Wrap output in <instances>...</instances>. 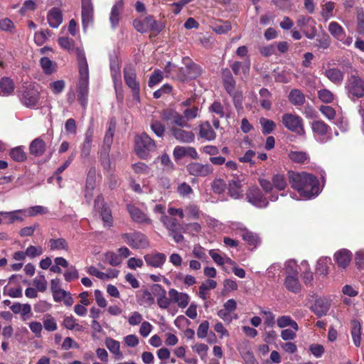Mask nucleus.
<instances>
[{
  "instance_id": "49530a36",
  "label": "nucleus",
  "mask_w": 364,
  "mask_h": 364,
  "mask_svg": "<svg viewBox=\"0 0 364 364\" xmlns=\"http://www.w3.org/2000/svg\"><path fill=\"white\" fill-rule=\"evenodd\" d=\"M105 345L109 350L113 354L116 355L119 358L122 357V354L120 351V344L119 341L111 338H108L105 340Z\"/></svg>"
},
{
  "instance_id": "bf43d9fd",
  "label": "nucleus",
  "mask_w": 364,
  "mask_h": 364,
  "mask_svg": "<svg viewBox=\"0 0 364 364\" xmlns=\"http://www.w3.org/2000/svg\"><path fill=\"white\" fill-rule=\"evenodd\" d=\"M193 351H195L200 358L201 360H205L207 358L208 351V346L204 343H196L192 346Z\"/></svg>"
},
{
  "instance_id": "f03ea898",
  "label": "nucleus",
  "mask_w": 364,
  "mask_h": 364,
  "mask_svg": "<svg viewBox=\"0 0 364 364\" xmlns=\"http://www.w3.org/2000/svg\"><path fill=\"white\" fill-rule=\"evenodd\" d=\"M78 65L79 80L77 82V100L85 108L89 91V68L85 51L81 48H75Z\"/></svg>"
},
{
  "instance_id": "338daca9",
  "label": "nucleus",
  "mask_w": 364,
  "mask_h": 364,
  "mask_svg": "<svg viewBox=\"0 0 364 364\" xmlns=\"http://www.w3.org/2000/svg\"><path fill=\"white\" fill-rule=\"evenodd\" d=\"M25 251L26 256L31 259L41 256L43 252V248L39 245H29Z\"/></svg>"
},
{
  "instance_id": "58836bf2",
  "label": "nucleus",
  "mask_w": 364,
  "mask_h": 364,
  "mask_svg": "<svg viewBox=\"0 0 364 364\" xmlns=\"http://www.w3.org/2000/svg\"><path fill=\"white\" fill-rule=\"evenodd\" d=\"M289 100L294 105H302L305 102V96L300 90L294 89L289 92Z\"/></svg>"
},
{
  "instance_id": "0e129e2a",
  "label": "nucleus",
  "mask_w": 364,
  "mask_h": 364,
  "mask_svg": "<svg viewBox=\"0 0 364 364\" xmlns=\"http://www.w3.org/2000/svg\"><path fill=\"white\" fill-rule=\"evenodd\" d=\"M233 100V103L235 109L239 112L243 109L242 102H243V96L242 93L240 91H234L233 94H229Z\"/></svg>"
},
{
  "instance_id": "09e8293b",
  "label": "nucleus",
  "mask_w": 364,
  "mask_h": 364,
  "mask_svg": "<svg viewBox=\"0 0 364 364\" xmlns=\"http://www.w3.org/2000/svg\"><path fill=\"white\" fill-rule=\"evenodd\" d=\"M328 126L322 121H315L312 123L313 132L319 136H324L328 131Z\"/></svg>"
},
{
  "instance_id": "7ed1b4c3",
  "label": "nucleus",
  "mask_w": 364,
  "mask_h": 364,
  "mask_svg": "<svg viewBox=\"0 0 364 364\" xmlns=\"http://www.w3.org/2000/svg\"><path fill=\"white\" fill-rule=\"evenodd\" d=\"M133 26L141 33L150 31L153 33L154 35H157L164 28V25L162 22L156 21L154 17L150 15L134 20Z\"/></svg>"
},
{
  "instance_id": "4d7b16f0",
  "label": "nucleus",
  "mask_w": 364,
  "mask_h": 364,
  "mask_svg": "<svg viewBox=\"0 0 364 364\" xmlns=\"http://www.w3.org/2000/svg\"><path fill=\"white\" fill-rule=\"evenodd\" d=\"M317 94L318 99L323 103L329 104L334 100L333 93L326 88L319 90Z\"/></svg>"
},
{
  "instance_id": "412c9836",
  "label": "nucleus",
  "mask_w": 364,
  "mask_h": 364,
  "mask_svg": "<svg viewBox=\"0 0 364 364\" xmlns=\"http://www.w3.org/2000/svg\"><path fill=\"white\" fill-rule=\"evenodd\" d=\"M124 2L122 0L117 1L111 9L109 22L112 29H116L120 20V14L123 10Z\"/></svg>"
},
{
  "instance_id": "f257e3e1",
  "label": "nucleus",
  "mask_w": 364,
  "mask_h": 364,
  "mask_svg": "<svg viewBox=\"0 0 364 364\" xmlns=\"http://www.w3.org/2000/svg\"><path fill=\"white\" fill-rule=\"evenodd\" d=\"M289 182L291 188L296 190L304 199H311L318 195L319 183L316 177L306 172H289Z\"/></svg>"
},
{
  "instance_id": "1a4fd4ad",
  "label": "nucleus",
  "mask_w": 364,
  "mask_h": 364,
  "mask_svg": "<svg viewBox=\"0 0 364 364\" xmlns=\"http://www.w3.org/2000/svg\"><path fill=\"white\" fill-rule=\"evenodd\" d=\"M162 119L167 122L168 124L171 125V127H179L181 128H189L191 127L189 123L186 121L183 115L174 109H169L164 110L162 113Z\"/></svg>"
},
{
  "instance_id": "0eeeda50",
  "label": "nucleus",
  "mask_w": 364,
  "mask_h": 364,
  "mask_svg": "<svg viewBox=\"0 0 364 364\" xmlns=\"http://www.w3.org/2000/svg\"><path fill=\"white\" fill-rule=\"evenodd\" d=\"M282 122L289 131L298 134H303L304 133L303 119L296 114L291 113L284 114L282 117Z\"/></svg>"
},
{
  "instance_id": "2f4dec72",
  "label": "nucleus",
  "mask_w": 364,
  "mask_h": 364,
  "mask_svg": "<svg viewBox=\"0 0 364 364\" xmlns=\"http://www.w3.org/2000/svg\"><path fill=\"white\" fill-rule=\"evenodd\" d=\"M284 285L289 291L295 294L299 293L301 289V286L299 282L298 276H286Z\"/></svg>"
},
{
  "instance_id": "e2e57ef3",
  "label": "nucleus",
  "mask_w": 364,
  "mask_h": 364,
  "mask_svg": "<svg viewBox=\"0 0 364 364\" xmlns=\"http://www.w3.org/2000/svg\"><path fill=\"white\" fill-rule=\"evenodd\" d=\"M111 75L113 80L115 90L122 87L121 73L118 65L111 66Z\"/></svg>"
},
{
  "instance_id": "a878e982",
  "label": "nucleus",
  "mask_w": 364,
  "mask_h": 364,
  "mask_svg": "<svg viewBox=\"0 0 364 364\" xmlns=\"http://www.w3.org/2000/svg\"><path fill=\"white\" fill-rule=\"evenodd\" d=\"M160 221L168 230L169 233L180 232L182 228L176 218L169 217L166 215H161Z\"/></svg>"
},
{
  "instance_id": "774afa93",
  "label": "nucleus",
  "mask_w": 364,
  "mask_h": 364,
  "mask_svg": "<svg viewBox=\"0 0 364 364\" xmlns=\"http://www.w3.org/2000/svg\"><path fill=\"white\" fill-rule=\"evenodd\" d=\"M186 216L190 219H198L199 218V208L196 205L189 204L185 208Z\"/></svg>"
},
{
  "instance_id": "79ce46f5",
  "label": "nucleus",
  "mask_w": 364,
  "mask_h": 364,
  "mask_svg": "<svg viewBox=\"0 0 364 364\" xmlns=\"http://www.w3.org/2000/svg\"><path fill=\"white\" fill-rule=\"evenodd\" d=\"M299 269L301 272V277L306 284L311 283L313 280V273L311 272L310 266L307 261L303 260L299 266Z\"/></svg>"
},
{
  "instance_id": "aec40b11",
  "label": "nucleus",
  "mask_w": 364,
  "mask_h": 364,
  "mask_svg": "<svg viewBox=\"0 0 364 364\" xmlns=\"http://www.w3.org/2000/svg\"><path fill=\"white\" fill-rule=\"evenodd\" d=\"M170 130L173 137L180 142L191 143L195 139V135L192 132L186 131L176 127H171Z\"/></svg>"
},
{
  "instance_id": "20e7f679",
  "label": "nucleus",
  "mask_w": 364,
  "mask_h": 364,
  "mask_svg": "<svg viewBox=\"0 0 364 364\" xmlns=\"http://www.w3.org/2000/svg\"><path fill=\"white\" fill-rule=\"evenodd\" d=\"M124 80L126 85L130 89L133 98L139 102L140 100V83L136 79L135 68L128 65L123 70Z\"/></svg>"
},
{
  "instance_id": "5701e85b",
  "label": "nucleus",
  "mask_w": 364,
  "mask_h": 364,
  "mask_svg": "<svg viewBox=\"0 0 364 364\" xmlns=\"http://www.w3.org/2000/svg\"><path fill=\"white\" fill-rule=\"evenodd\" d=\"M173 155L176 159H181V158L188 156L193 159H196L198 157L196 149L193 147H186L177 146L175 147Z\"/></svg>"
},
{
  "instance_id": "e433bc0d",
  "label": "nucleus",
  "mask_w": 364,
  "mask_h": 364,
  "mask_svg": "<svg viewBox=\"0 0 364 364\" xmlns=\"http://www.w3.org/2000/svg\"><path fill=\"white\" fill-rule=\"evenodd\" d=\"M335 3L329 1L321 6V16L325 21L334 16Z\"/></svg>"
},
{
  "instance_id": "5fc2aeb1",
  "label": "nucleus",
  "mask_w": 364,
  "mask_h": 364,
  "mask_svg": "<svg viewBox=\"0 0 364 364\" xmlns=\"http://www.w3.org/2000/svg\"><path fill=\"white\" fill-rule=\"evenodd\" d=\"M259 123L262 126V132L264 134L272 133L276 127V124L272 120L264 117L259 119Z\"/></svg>"
},
{
  "instance_id": "bb28decb",
  "label": "nucleus",
  "mask_w": 364,
  "mask_h": 364,
  "mask_svg": "<svg viewBox=\"0 0 364 364\" xmlns=\"http://www.w3.org/2000/svg\"><path fill=\"white\" fill-rule=\"evenodd\" d=\"M46 149V144L45 141L40 137L33 140L29 146V151L31 155L35 156H42Z\"/></svg>"
},
{
  "instance_id": "c85d7f7f",
  "label": "nucleus",
  "mask_w": 364,
  "mask_h": 364,
  "mask_svg": "<svg viewBox=\"0 0 364 364\" xmlns=\"http://www.w3.org/2000/svg\"><path fill=\"white\" fill-rule=\"evenodd\" d=\"M198 135L200 138L207 141L214 140L216 137V133L208 122H204L200 124Z\"/></svg>"
},
{
  "instance_id": "864d4df0",
  "label": "nucleus",
  "mask_w": 364,
  "mask_h": 364,
  "mask_svg": "<svg viewBox=\"0 0 364 364\" xmlns=\"http://www.w3.org/2000/svg\"><path fill=\"white\" fill-rule=\"evenodd\" d=\"M44 328L48 331H55L58 328L57 322L50 314H46L43 318Z\"/></svg>"
},
{
  "instance_id": "a19ab883",
  "label": "nucleus",
  "mask_w": 364,
  "mask_h": 364,
  "mask_svg": "<svg viewBox=\"0 0 364 364\" xmlns=\"http://www.w3.org/2000/svg\"><path fill=\"white\" fill-rule=\"evenodd\" d=\"M259 96L262 98L260 101L261 107L266 110H269L272 107L271 92L267 88H262L259 92Z\"/></svg>"
},
{
  "instance_id": "c756f323",
  "label": "nucleus",
  "mask_w": 364,
  "mask_h": 364,
  "mask_svg": "<svg viewBox=\"0 0 364 364\" xmlns=\"http://www.w3.org/2000/svg\"><path fill=\"white\" fill-rule=\"evenodd\" d=\"M235 75H238L242 73L244 75H248L250 69V60L247 58L245 62L235 61L230 65Z\"/></svg>"
},
{
  "instance_id": "c9c22d12",
  "label": "nucleus",
  "mask_w": 364,
  "mask_h": 364,
  "mask_svg": "<svg viewBox=\"0 0 364 364\" xmlns=\"http://www.w3.org/2000/svg\"><path fill=\"white\" fill-rule=\"evenodd\" d=\"M331 264L330 257H321L318 259L316 271L321 275H326L328 273L329 265Z\"/></svg>"
},
{
  "instance_id": "37998d69",
  "label": "nucleus",
  "mask_w": 364,
  "mask_h": 364,
  "mask_svg": "<svg viewBox=\"0 0 364 364\" xmlns=\"http://www.w3.org/2000/svg\"><path fill=\"white\" fill-rule=\"evenodd\" d=\"M48 208L43 205H34L24 209L25 217H35L37 215H45L48 213Z\"/></svg>"
},
{
  "instance_id": "473e14b6",
  "label": "nucleus",
  "mask_w": 364,
  "mask_h": 364,
  "mask_svg": "<svg viewBox=\"0 0 364 364\" xmlns=\"http://www.w3.org/2000/svg\"><path fill=\"white\" fill-rule=\"evenodd\" d=\"M328 30L335 38L340 41H342L346 37L344 29L336 21H332L329 23Z\"/></svg>"
},
{
  "instance_id": "3c124183",
  "label": "nucleus",
  "mask_w": 364,
  "mask_h": 364,
  "mask_svg": "<svg viewBox=\"0 0 364 364\" xmlns=\"http://www.w3.org/2000/svg\"><path fill=\"white\" fill-rule=\"evenodd\" d=\"M10 156L14 161L18 162L24 161L27 157L23 146H17L12 149L10 151Z\"/></svg>"
},
{
  "instance_id": "052dcab7",
  "label": "nucleus",
  "mask_w": 364,
  "mask_h": 364,
  "mask_svg": "<svg viewBox=\"0 0 364 364\" xmlns=\"http://www.w3.org/2000/svg\"><path fill=\"white\" fill-rule=\"evenodd\" d=\"M109 150L103 149L100 152L101 164L105 170H111V161L109 156Z\"/></svg>"
},
{
  "instance_id": "6e6d98bb",
  "label": "nucleus",
  "mask_w": 364,
  "mask_h": 364,
  "mask_svg": "<svg viewBox=\"0 0 364 364\" xmlns=\"http://www.w3.org/2000/svg\"><path fill=\"white\" fill-rule=\"evenodd\" d=\"M274 188L278 191H284L287 186L286 178L282 174H275L272 177Z\"/></svg>"
},
{
  "instance_id": "4c0bfd02",
  "label": "nucleus",
  "mask_w": 364,
  "mask_h": 364,
  "mask_svg": "<svg viewBox=\"0 0 364 364\" xmlns=\"http://www.w3.org/2000/svg\"><path fill=\"white\" fill-rule=\"evenodd\" d=\"M48 246L51 251L68 250V244L64 238L50 239Z\"/></svg>"
},
{
  "instance_id": "13d9d810",
  "label": "nucleus",
  "mask_w": 364,
  "mask_h": 364,
  "mask_svg": "<svg viewBox=\"0 0 364 364\" xmlns=\"http://www.w3.org/2000/svg\"><path fill=\"white\" fill-rule=\"evenodd\" d=\"M284 271L286 276L287 275H293V276H298L299 272H298V265L295 260L294 259H289L285 262L284 264Z\"/></svg>"
},
{
  "instance_id": "603ef678",
  "label": "nucleus",
  "mask_w": 364,
  "mask_h": 364,
  "mask_svg": "<svg viewBox=\"0 0 364 364\" xmlns=\"http://www.w3.org/2000/svg\"><path fill=\"white\" fill-rule=\"evenodd\" d=\"M241 236H242L243 240L247 242V244H248L249 245H251V246L255 247L257 245V243L259 242V237L256 234H255L250 231H248L247 230H243L242 231Z\"/></svg>"
},
{
  "instance_id": "9d476101",
  "label": "nucleus",
  "mask_w": 364,
  "mask_h": 364,
  "mask_svg": "<svg viewBox=\"0 0 364 364\" xmlns=\"http://www.w3.org/2000/svg\"><path fill=\"white\" fill-rule=\"evenodd\" d=\"M21 102L28 108H35L40 100V92L34 87H26L20 96Z\"/></svg>"
},
{
  "instance_id": "4be33fe9",
  "label": "nucleus",
  "mask_w": 364,
  "mask_h": 364,
  "mask_svg": "<svg viewBox=\"0 0 364 364\" xmlns=\"http://www.w3.org/2000/svg\"><path fill=\"white\" fill-rule=\"evenodd\" d=\"M170 299L176 303L180 308H186L189 303V296L183 292H178L174 289L168 291Z\"/></svg>"
},
{
  "instance_id": "2eb2a0df",
  "label": "nucleus",
  "mask_w": 364,
  "mask_h": 364,
  "mask_svg": "<svg viewBox=\"0 0 364 364\" xmlns=\"http://www.w3.org/2000/svg\"><path fill=\"white\" fill-rule=\"evenodd\" d=\"M10 309L14 314H19L23 321H26L33 316L31 306L28 304H22L19 302H16L10 306Z\"/></svg>"
},
{
  "instance_id": "cd10ccee",
  "label": "nucleus",
  "mask_w": 364,
  "mask_h": 364,
  "mask_svg": "<svg viewBox=\"0 0 364 364\" xmlns=\"http://www.w3.org/2000/svg\"><path fill=\"white\" fill-rule=\"evenodd\" d=\"M0 215L3 216L4 218H7V223L9 224H12L15 222L23 221L25 213L24 209H18L9 212L0 211Z\"/></svg>"
},
{
  "instance_id": "b1692460",
  "label": "nucleus",
  "mask_w": 364,
  "mask_h": 364,
  "mask_svg": "<svg viewBox=\"0 0 364 364\" xmlns=\"http://www.w3.org/2000/svg\"><path fill=\"white\" fill-rule=\"evenodd\" d=\"M222 78L224 87L228 94H233L235 91V80H234L230 70L228 68L222 71Z\"/></svg>"
},
{
  "instance_id": "39448f33",
  "label": "nucleus",
  "mask_w": 364,
  "mask_h": 364,
  "mask_svg": "<svg viewBox=\"0 0 364 364\" xmlns=\"http://www.w3.org/2000/svg\"><path fill=\"white\" fill-rule=\"evenodd\" d=\"M155 149V142L147 134L141 133L136 136L135 151L140 158H146L149 153Z\"/></svg>"
},
{
  "instance_id": "423d86ee",
  "label": "nucleus",
  "mask_w": 364,
  "mask_h": 364,
  "mask_svg": "<svg viewBox=\"0 0 364 364\" xmlns=\"http://www.w3.org/2000/svg\"><path fill=\"white\" fill-rule=\"evenodd\" d=\"M345 88L349 98L354 100L364 97V80L358 76H350L346 83Z\"/></svg>"
},
{
  "instance_id": "f8f14e48",
  "label": "nucleus",
  "mask_w": 364,
  "mask_h": 364,
  "mask_svg": "<svg viewBox=\"0 0 364 364\" xmlns=\"http://www.w3.org/2000/svg\"><path fill=\"white\" fill-rule=\"evenodd\" d=\"M188 173L196 177H205L211 174L213 168L208 164H203L199 162H191L186 166Z\"/></svg>"
},
{
  "instance_id": "393cba45",
  "label": "nucleus",
  "mask_w": 364,
  "mask_h": 364,
  "mask_svg": "<svg viewBox=\"0 0 364 364\" xmlns=\"http://www.w3.org/2000/svg\"><path fill=\"white\" fill-rule=\"evenodd\" d=\"M351 252L346 250L342 249L337 251L334 255V259L338 267L346 268L351 260Z\"/></svg>"
},
{
  "instance_id": "c03bdc74",
  "label": "nucleus",
  "mask_w": 364,
  "mask_h": 364,
  "mask_svg": "<svg viewBox=\"0 0 364 364\" xmlns=\"http://www.w3.org/2000/svg\"><path fill=\"white\" fill-rule=\"evenodd\" d=\"M288 156L294 163L304 164L309 159L307 153L301 151H290Z\"/></svg>"
},
{
  "instance_id": "69168bd1",
  "label": "nucleus",
  "mask_w": 364,
  "mask_h": 364,
  "mask_svg": "<svg viewBox=\"0 0 364 364\" xmlns=\"http://www.w3.org/2000/svg\"><path fill=\"white\" fill-rule=\"evenodd\" d=\"M105 258L108 263L113 267L119 266L122 263L121 257L113 252H107L105 253Z\"/></svg>"
},
{
  "instance_id": "4468645a",
  "label": "nucleus",
  "mask_w": 364,
  "mask_h": 364,
  "mask_svg": "<svg viewBox=\"0 0 364 364\" xmlns=\"http://www.w3.org/2000/svg\"><path fill=\"white\" fill-rule=\"evenodd\" d=\"M82 1V23L84 30L93 21L94 9L91 0H81Z\"/></svg>"
},
{
  "instance_id": "a211bd4d",
  "label": "nucleus",
  "mask_w": 364,
  "mask_h": 364,
  "mask_svg": "<svg viewBox=\"0 0 364 364\" xmlns=\"http://www.w3.org/2000/svg\"><path fill=\"white\" fill-rule=\"evenodd\" d=\"M324 76L336 85H341L344 80V73L337 68L328 66L323 72Z\"/></svg>"
},
{
  "instance_id": "6e6552de",
  "label": "nucleus",
  "mask_w": 364,
  "mask_h": 364,
  "mask_svg": "<svg viewBox=\"0 0 364 364\" xmlns=\"http://www.w3.org/2000/svg\"><path fill=\"white\" fill-rule=\"evenodd\" d=\"M122 238L133 249H144L149 246L147 237L140 232L124 233Z\"/></svg>"
},
{
  "instance_id": "f704fd0d",
  "label": "nucleus",
  "mask_w": 364,
  "mask_h": 364,
  "mask_svg": "<svg viewBox=\"0 0 364 364\" xmlns=\"http://www.w3.org/2000/svg\"><path fill=\"white\" fill-rule=\"evenodd\" d=\"M95 170H90L87 174L85 194V197L87 198V200H90L92 196V192L95 188Z\"/></svg>"
},
{
  "instance_id": "9b49d317",
  "label": "nucleus",
  "mask_w": 364,
  "mask_h": 364,
  "mask_svg": "<svg viewBox=\"0 0 364 364\" xmlns=\"http://www.w3.org/2000/svg\"><path fill=\"white\" fill-rule=\"evenodd\" d=\"M247 198L250 203L259 208H266L269 205L268 200L257 187L248 190Z\"/></svg>"
},
{
  "instance_id": "7c9ffc66",
  "label": "nucleus",
  "mask_w": 364,
  "mask_h": 364,
  "mask_svg": "<svg viewBox=\"0 0 364 364\" xmlns=\"http://www.w3.org/2000/svg\"><path fill=\"white\" fill-rule=\"evenodd\" d=\"M48 22L52 28H58L63 21V15L59 9L53 8L47 15Z\"/></svg>"
},
{
  "instance_id": "a18cd8bd",
  "label": "nucleus",
  "mask_w": 364,
  "mask_h": 364,
  "mask_svg": "<svg viewBox=\"0 0 364 364\" xmlns=\"http://www.w3.org/2000/svg\"><path fill=\"white\" fill-rule=\"evenodd\" d=\"M63 325L69 330H75L76 331H82L84 330V327L77 323L75 318L72 316H65L63 319Z\"/></svg>"
},
{
  "instance_id": "6ab92c4d",
  "label": "nucleus",
  "mask_w": 364,
  "mask_h": 364,
  "mask_svg": "<svg viewBox=\"0 0 364 364\" xmlns=\"http://www.w3.org/2000/svg\"><path fill=\"white\" fill-rule=\"evenodd\" d=\"M331 306V301L327 298H319L311 306L312 311L318 317L327 314Z\"/></svg>"
},
{
  "instance_id": "ea45409f",
  "label": "nucleus",
  "mask_w": 364,
  "mask_h": 364,
  "mask_svg": "<svg viewBox=\"0 0 364 364\" xmlns=\"http://www.w3.org/2000/svg\"><path fill=\"white\" fill-rule=\"evenodd\" d=\"M277 326L281 328L291 326L294 330L298 331L299 326L295 321H294L289 316H282L278 317L277 320Z\"/></svg>"
},
{
  "instance_id": "de8ad7c7",
  "label": "nucleus",
  "mask_w": 364,
  "mask_h": 364,
  "mask_svg": "<svg viewBox=\"0 0 364 364\" xmlns=\"http://www.w3.org/2000/svg\"><path fill=\"white\" fill-rule=\"evenodd\" d=\"M351 336L355 346L359 347L361 342V326L358 321L353 322Z\"/></svg>"
},
{
  "instance_id": "680f3d73",
  "label": "nucleus",
  "mask_w": 364,
  "mask_h": 364,
  "mask_svg": "<svg viewBox=\"0 0 364 364\" xmlns=\"http://www.w3.org/2000/svg\"><path fill=\"white\" fill-rule=\"evenodd\" d=\"M40 63L42 69L46 74H51L55 70V64L47 57L41 58Z\"/></svg>"
},
{
  "instance_id": "72a5a7b5",
  "label": "nucleus",
  "mask_w": 364,
  "mask_h": 364,
  "mask_svg": "<svg viewBox=\"0 0 364 364\" xmlns=\"http://www.w3.org/2000/svg\"><path fill=\"white\" fill-rule=\"evenodd\" d=\"M14 90V85L9 77H3L0 80V95L9 96Z\"/></svg>"
},
{
  "instance_id": "dca6fc26",
  "label": "nucleus",
  "mask_w": 364,
  "mask_h": 364,
  "mask_svg": "<svg viewBox=\"0 0 364 364\" xmlns=\"http://www.w3.org/2000/svg\"><path fill=\"white\" fill-rule=\"evenodd\" d=\"M127 210L132 219L136 223L150 225L152 222L145 213L134 205H127Z\"/></svg>"
},
{
  "instance_id": "f3484780",
  "label": "nucleus",
  "mask_w": 364,
  "mask_h": 364,
  "mask_svg": "<svg viewBox=\"0 0 364 364\" xmlns=\"http://www.w3.org/2000/svg\"><path fill=\"white\" fill-rule=\"evenodd\" d=\"M144 259L148 266L160 268L166 261V256L161 252H153L145 255Z\"/></svg>"
},
{
  "instance_id": "ddd939ff",
  "label": "nucleus",
  "mask_w": 364,
  "mask_h": 364,
  "mask_svg": "<svg viewBox=\"0 0 364 364\" xmlns=\"http://www.w3.org/2000/svg\"><path fill=\"white\" fill-rule=\"evenodd\" d=\"M94 207L96 210L100 211L104 225L109 228L111 227L113 221L111 210L104 204V200L102 196H98L95 200Z\"/></svg>"
},
{
  "instance_id": "8fccbe9b",
  "label": "nucleus",
  "mask_w": 364,
  "mask_h": 364,
  "mask_svg": "<svg viewBox=\"0 0 364 364\" xmlns=\"http://www.w3.org/2000/svg\"><path fill=\"white\" fill-rule=\"evenodd\" d=\"M228 193L230 196L235 199H237L241 196V183L240 181H231L228 185Z\"/></svg>"
}]
</instances>
